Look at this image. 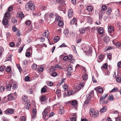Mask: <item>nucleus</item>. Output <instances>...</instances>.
Listing matches in <instances>:
<instances>
[{
    "label": "nucleus",
    "instance_id": "f257e3e1",
    "mask_svg": "<svg viewBox=\"0 0 121 121\" xmlns=\"http://www.w3.org/2000/svg\"><path fill=\"white\" fill-rule=\"evenodd\" d=\"M35 8V6L34 2L30 1L26 5L25 9L27 11H29L30 10L33 11Z\"/></svg>",
    "mask_w": 121,
    "mask_h": 121
},
{
    "label": "nucleus",
    "instance_id": "f03ea898",
    "mask_svg": "<svg viewBox=\"0 0 121 121\" xmlns=\"http://www.w3.org/2000/svg\"><path fill=\"white\" fill-rule=\"evenodd\" d=\"M27 99H23L22 100L24 101H26L24 107L25 109L27 110H29L30 109V108L31 105V103L30 100H27Z\"/></svg>",
    "mask_w": 121,
    "mask_h": 121
},
{
    "label": "nucleus",
    "instance_id": "7ed1b4c3",
    "mask_svg": "<svg viewBox=\"0 0 121 121\" xmlns=\"http://www.w3.org/2000/svg\"><path fill=\"white\" fill-rule=\"evenodd\" d=\"M99 112L97 111L96 112L95 111V110L93 108H91L90 109L89 112L90 115L91 117L94 116L96 117L99 115Z\"/></svg>",
    "mask_w": 121,
    "mask_h": 121
},
{
    "label": "nucleus",
    "instance_id": "20e7f679",
    "mask_svg": "<svg viewBox=\"0 0 121 121\" xmlns=\"http://www.w3.org/2000/svg\"><path fill=\"white\" fill-rule=\"evenodd\" d=\"M50 109V107L47 108L45 109L42 113L43 117H45V116H48Z\"/></svg>",
    "mask_w": 121,
    "mask_h": 121
},
{
    "label": "nucleus",
    "instance_id": "39448f33",
    "mask_svg": "<svg viewBox=\"0 0 121 121\" xmlns=\"http://www.w3.org/2000/svg\"><path fill=\"white\" fill-rule=\"evenodd\" d=\"M105 99H100V104H107L108 102V101H112L114 99H108L107 101Z\"/></svg>",
    "mask_w": 121,
    "mask_h": 121
},
{
    "label": "nucleus",
    "instance_id": "423d86ee",
    "mask_svg": "<svg viewBox=\"0 0 121 121\" xmlns=\"http://www.w3.org/2000/svg\"><path fill=\"white\" fill-rule=\"evenodd\" d=\"M13 109L11 108H8L4 111V113L6 114H13L14 113V111Z\"/></svg>",
    "mask_w": 121,
    "mask_h": 121
},
{
    "label": "nucleus",
    "instance_id": "0eeeda50",
    "mask_svg": "<svg viewBox=\"0 0 121 121\" xmlns=\"http://www.w3.org/2000/svg\"><path fill=\"white\" fill-rule=\"evenodd\" d=\"M73 11L72 9H70L68 10V16L69 18L72 17L73 15Z\"/></svg>",
    "mask_w": 121,
    "mask_h": 121
},
{
    "label": "nucleus",
    "instance_id": "6e6552de",
    "mask_svg": "<svg viewBox=\"0 0 121 121\" xmlns=\"http://www.w3.org/2000/svg\"><path fill=\"white\" fill-rule=\"evenodd\" d=\"M94 90L96 91H97L100 94L102 93L104 91L103 90L102 88H99L98 87L95 88L94 89Z\"/></svg>",
    "mask_w": 121,
    "mask_h": 121
},
{
    "label": "nucleus",
    "instance_id": "1a4fd4ad",
    "mask_svg": "<svg viewBox=\"0 0 121 121\" xmlns=\"http://www.w3.org/2000/svg\"><path fill=\"white\" fill-rule=\"evenodd\" d=\"M93 90L92 91L90 94H89L87 98H95Z\"/></svg>",
    "mask_w": 121,
    "mask_h": 121
},
{
    "label": "nucleus",
    "instance_id": "9d476101",
    "mask_svg": "<svg viewBox=\"0 0 121 121\" xmlns=\"http://www.w3.org/2000/svg\"><path fill=\"white\" fill-rule=\"evenodd\" d=\"M67 71L69 73L72 72L73 71L72 66L71 65L69 64V67L67 69Z\"/></svg>",
    "mask_w": 121,
    "mask_h": 121
},
{
    "label": "nucleus",
    "instance_id": "9b49d317",
    "mask_svg": "<svg viewBox=\"0 0 121 121\" xmlns=\"http://www.w3.org/2000/svg\"><path fill=\"white\" fill-rule=\"evenodd\" d=\"M114 28L112 26H110L108 29V32L109 33H111L113 32L114 31Z\"/></svg>",
    "mask_w": 121,
    "mask_h": 121
},
{
    "label": "nucleus",
    "instance_id": "f8f14e48",
    "mask_svg": "<svg viewBox=\"0 0 121 121\" xmlns=\"http://www.w3.org/2000/svg\"><path fill=\"white\" fill-rule=\"evenodd\" d=\"M85 84L84 82H81L80 84L78 86V89H77V91H79L81 89L83 88Z\"/></svg>",
    "mask_w": 121,
    "mask_h": 121
},
{
    "label": "nucleus",
    "instance_id": "ddd939ff",
    "mask_svg": "<svg viewBox=\"0 0 121 121\" xmlns=\"http://www.w3.org/2000/svg\"><path fill=\"white\" fill-rule=\"evenodd\" d=\"M107 107L106 106H104L100 110V112L101 113H103L107 110Z\"/></svg>",
    "mask_w": 121,
    "mask_h": 121
},
{
    "label": "nucleus",
    "instance_id": "4468645a",
    "mask_svg": "<svg viewBox=\"0 0 121 121\" xmlns=\"http://www.w3.org/2000/svg\"><path fill=\"white\" fill-rule=\"evenodd\" d=\"M17 17L21 19H23L24 17V15L22 12H20L17 15Z\"/></svg>",
    "mask_w": 121,
    "mask_h": 121
},
{
    "label": "nucleus",
    "instance_id": "2eb2a0df",
    "mask_svg": "<svg viewBox=\"0 0 121 121\" xmlns=\"http://www.w3.org/2000/svg\"><path fill=\"white\" fill-rule=\"evenodd\" d=\"M98 32L99 34H101L104 33V31L103 28L100 27L99 29Z\"/></svg>",
    "mask_w": 121,
    "mask_h": 121
},
{
    "label": "nucleus",
    "instance_id": "dca6fc26",
    "mask_svg": "<svg viewBox=\"0 0 121 121\" xmlns=\"http://www.w3.org/2000/svg\"><path fill=\"white\" fill-rule=\"evenodd\" d=\"M2 22L3 25H7L8 24V20L5 19V17H4Z\"/></svg>",
    "mask_w": 121,
    "mask_h": 121
},
{
    "label": "nucleus",
    "instance_id": "f3484780",
    "mask_svg": "<svg viewBox=\"0 0 121 121\" xmlns=\"http://www.w3.org/2000/svg\"><path fill=\"white\" fill-rule=\"evenodd\" d=\"M33 104H34V105H35V107L34 108H33L32 110V112L34 114H35L36 113L37 110L36 109L35 104V103L34 101H33Z\"/></svg>",
    "mask_w": 121,
    "mask_h": 121
},
{
    "label": "nucleus",
    "instance_id": "a211bd4d",
    "mask_svg": "<svg viewBox=\"0 0 121 121\" xmlns=\"http://www.w3.org/2000/svg\"><path fill=\"white\" fill-rule=\"evenodd\" d=\"M59 111V113L60 114H64V111L63 110V107L62 106L61 108L60 107Z\"/></svg>",
    "mask_w": 121,
    "mask_h": 121
},
{
    "label": "nucleus",
    "instance_id": "6ab92c4d",
    "mask_svg": "<svg viewBox=\"0 0 121 121\" xmlns=\"http://www.w3.org/2000/svg\"><path fill=\"white\" fill-rule=\"evenodd\" d=\"M12 87V85L11 84H8L6 85V89L7 91H10Z\"/></svg>",
    "mask_w": 121,
    "mask_h": 121
},
{
    "label": "nucleus",
    "instance_id": "aec40b11",
    "mask_svg": "<svg viewBox=\"0 0 121 121\" xmlns=\"http://www.w3.org/2000/svg\"><path fill=\"white\" fill-rule=\"evenodd\" d=\"M21 39L20 38L18 39L16 42V44L17 46H19L21 44Z\"/></svg>",
    "mask_w": 121,
    "mask_h": 121
},
{
    "label": "nucleus",
    "instance_id": "412c9836",
    "mask_svg": "<svg viewBox=\"0 0 121 121\" xmlns=\"http://www.w3.org/2000/svg\"><path fill=\"white\" fill-rule=\"evenodd\" d=\"M56 13L54 12H52L49 15V17L50 18H53L55 16H56Z\"/></svg>",
    "mask_w": 121,
    "mask_h": 121
},
{
    "label": "nucleus",
    "instance_id": "4be33fe9",
    "mask_svg": "<svg viewBox=\"0 0 121 121\" xmlns=\"http://www.w3.org/2000/svg\"><path fill=\"white\" fill-rule=\"evenodd\" d=\"M49 32L47 30H46L45 32L43 33V36L48 38V35Z\"/></svg>",
    "mask_w": 121,
    "mask_h": 121
},
{
    "label": "nucleus",
    "instance_id": "5701e85b",
    "mask_svg": "<svg viewBox=\"0 0 121 121\" xmlns=\"http://www.w3.org/2000/svg\"><path fill=\"white\" fill-rule=\"evenodd\" d=\"M56 2L59 4H62L64 3V0H56Z\"/></svg>",
    "mask_w": 121,
    "mask_h": 121
},
{
    "label": "nucleus",
    "instance_id": "b1692460",
    "mask_svg": "<svg viewBox=\"0 0 121 121\" xmlns=\"http://www.w3.org/2000/svg\"><path fill=\"white\" fill-rule=\"evenodd\" d=\"M113 43L116 46L117 48H121V43L120 42L117 41L115 43L114 42H113Z\"/></svg>",
    "mask_w": 121,
    "mask_h": 121
},
{
    "label": "nucleus",
    "instance_id": "393cba45",
    "mask_svg": "<svg viewBox=\"0 0 121 121\" xmlns=\"http://www.w3.org/2000/svg\"><path fill=\"white\" fill-rule=\"evenodd\" d=\"M47 88V87L46 86H44L42 88L41 90V93L46 92H47V90L46 88Z\"/></svg>",
    "mask_w": 121,
    "mask_h": 121
},
{
    "label": "nucleus",
    "instance_id": "a878e982",
    "mask_svg": "<svg viewBox=\"0 0 121 121\" xmlns=\"http://www.w3.org/2000/svg\"><path fill=\"white\" fill-rule=\"evenodd\" d=\"M11 70V68L10 67V66H8L6 69L5 70L7 72L9 73L10 72Z\"/></svg>",
    "mask_w": 121,
    "mask_h": 121
},
{
    "label": "nucleus",
    "instance_id": "bb28decb",
    "mask_svg": "<svg viewBox=\"0 0 121 121\" xmlns=\"http://www.w3.org/2000/svg\"><path fill=\"white\" fill-rule=\"evenodd\" d=\"M115 14L117 17H118L120 16V12L119 9H117L116 10V13Z\"/></svg>",
    "mask_w": 121,
    "mask_h": 121
},
{
    "label": "nucleus",
    "instance_id": "cd10ccee",
    "mask_svg": "<svg viewBox=\"0 0 121 121\" xmlns=\"http://www.w3.org/2000/svg\"><path fill=\"white\" fill-rule=\"evenodd\" d=\"M108 64L107 63L104 64L101 67V68L102 69H106L108 68Z\"/></svg>",
    "mask_w": 121,
    "mask_h": 121
},
{
    "label": "nucleus",
    "instance_id": "c85d7f7f",
    "mask_svg": "<svg viewBox=\"0 0 121 121\" xmlns=\"http://www.w3.org/2000/svg\"><path fill=\"white\" fill-rule=\"evenodd\" d=\"M77 21L76 18H73L70 21V24L71 25L73 24L74 23Z\"/></svg>",
    "mask_w": 121,
    "mask_h": 121
},
{
    "label": "nucleus",
    "instance_id": "c756f323",
    "mask_svg": "<svg viewBox=\"0 0 121 121\" xmlns=\"http://www.w3.org/2000/svg\"><path fill=\"white\" fill-rule=\"evenodd\" d=\"M81 34H83L85 32V30L84 28H80L79 30Z\"/></svg>",
    "mask_w": 121,
    "mask_h": 121
},
{
    "label": "nucleus",
    "instance_id": "7c9ffc66",
    "mask_svg": "<svg viewBox=\"0 0 121 121\" xmlns=\"http://www.w3.org/2000/svg\"><path fill=\"white\" fill-rule=\"evenodd\" d=\"M88 75L86 74H85L83 75L82 76V79L84 80H86L88 78Z\"/></svg>",
    "mask_w": 121,
    "mask_h": 121
},
{
    "label": "nucleus",
    "instance_id": "2f4dec72",
    "mask_svg": "<svg viewBox=\"0 0 121 121\" xmlns=\"http://www.w3.org/2000/svg\"><path fill=\"white\" fill-rule=\"evenodd\" d=\"M86 9L89 12L91 11L93 9V7L91 6H89L87 7Z\"/></svg>",
    "mask_w": 121,
    "mask_h": 121
},
{
    "label": "nucleus",
    "instance_id": "473e14b6",
    "mask_svg": "<svg viewBox=\"0 0 121 121\" xmlns=\"http://www.w3.org/2000/svg\"><path fill=\"white\" fill-rule=\"evenodd\" d=\"M63 88L65 90V91H67L68 88V86L67 84H65L63 85Z\"/></svg>",
    "mask_w": 121,
    "mask_h": 121
},
{
    "label": "nucleus",
    "instance_id": "72a5a7b5",
    "mask_svg": "<svg viewBox=\"0 0 121 121\" xmlns=\"http://www.w3.org/2000/svg\"><path fill=\"white\" fill-rule=\"evenodd\" d=\"M69 32V30L68 29H66V30H64V33L65 35L67 36L68 35Z\"/></svg>",
    "mask_w": 121,
    "mask_h": 121
},
{
    "label": "nucleus",
    "instance_id": "f704fd0d",
    "mask_svg": "<svg viewBox=\"0 0 121 121\" xmlns=\"http://www.w3.org/2000/svg\"><path fill=\"white\" fill-rule=\"evenodd\" d=\"M118 90V88L116 87H114L112 90L110 91V93L113 92L117 91Z\"/></svg>",
    "mask_w": 121,
    "mask_h": 121
},
{
    "label": "nucleus",
    "instance_id": "c9c22d12",
    "mask_svg": "<svg viewBox=\"0 0 121 121\" xmlns=\"http://www.w3.org/2000/svg\"><path fill=\"white\" fill-rule=\"evenodd\" d=\"M5 90L4 87L2 86H0V92H3Z\"/></svg>",
    "mask_w": 121,
    "mask_h": 121
},
{
    "label": "nucleus",
    "instance_id": "e433bc0d",
    "mask_svg": "<svg viewBox=\"0 0 121 121\" xmlns=\"http://www.w3.org/2000/svg\"><path fill=\"white\" fill-rule=\"evenodd\" d=\"M46 82L48 85L50 86H51L53 85V82L50 81H47Z\"/></svg>",
    "mask_w": 121,
    "mask_h": 121
},
{
    "label": "nucleus",
    "instance_id": "4c0bfd02",
    "mask_svg": "<svg viewBox=\"0 0 121 121\" xmlns=\"http://www.w3.org/2000/svg\"><path fill=\"white\" fill-rule=\"evenodd\" d=\"M60 39V38L59 37L56 36L54 38V41L56 43Z\"/></svg>",
    "mask_w": 121,
    "mask_h": 121
},
{
    "label": "nucleus",
    "instance_id": "58836bf2",
    "mask_svg": "<svg viewBox=\"0 0 121 121\" xmlns=\"http://www.w3.org/2000/svg\"><path fill=\"white\" fill-rule=\"evenodd\" d=\"M48 95H42L41 96L40 98H48L49 97V96H48Z\"/></svg>",
    "mask_w": 121,
    "mask_h": 121
},
{
    "label": "nucleus",
    "instance_id": "ea45409f",
    "mask_svg": "<svg viewBox=\"0 0 121 121\" xmlns=\"http://www.w3.org/2000/svg\"><path fill=\"white\" fill-rule=\"evenodd\" d=\"M31 21L29 20L26 21L25 22L26 24L28 26L30 25L31 24Z\"/></svg>",
    "mask_w": 121,
    "mask_h": 121
},
{
    "label": "nucleus",
    "instance_id": "a19ab883",
    "mask_svg": "<svg viewBox=\"0 0 121 121\" xmlns=\"http://www.w3.org/2000/svg\"><path fill=\"white\" fill-rule=\"evenodd\" d=\"M10 16V13L8 12H7L5 13L4 17L6 18H9Z\"/></svg>",
    "mask_w": 121,
    "mask_h": 121
},
{
    "label": "nucleus",
    "instance_id": "79ce46f5",
    "mask_svg": "<svg viewBox=\"0 0 121 121\" xmlns=\"http://www.w3.org/2000/svg\"><path fill=\"white\" fill-rule=\"evenodd\" d=\"M56 17L55 18V20L57 21H60V20H61L60 17L57 13L56 14Z\"/></svg>",
    "mask_w": 121,
    "mask_h": 121
},
{
    "label": "nucleus",
    "instance_id": "37998d69",
    "mask_svg": "<svg viewBox=\"0 0 121 121\" xmlns=\"http://www.w3.org/2000/svg\"><path fill=\"white\" fill-rule=\"evenodd\" d=\"M58 25L60 26H63L64 23L62 21H60L58 24Z\"/></svg>",
    "mask_w": 121,
    "mask_h": 121
},
{
    "label": "nucleus",
    "instance_id": "c03bdc74",
    "mask_svg": "<svg viewBox=\"0 0 121 121\" xmlns=\"http://www.w3.org/2000/svg\"><path fill=\"white\" fill-rule=\"evenodd\" d=\"M54 67L55 69L58 68L60 69H62V68L61 66L59 65L58 64H57Z\"/></svg>",
    "mask_w": 121,
    "mask_h": 121
},
{
    "label": "nucleus",
    "instance_id": "a18cd8bd",
    "mask_svg": "<svg viewBox=\"0 0 121 121\" xmlns=\"http://www.w3.org/2000/svg\"><path fill=\"white\" fill-rule=\"evenodd\" d=\"M77 102L75 100L73 101L72 102L71 104L72 105L75 106L77 104Z\"/></svg>",
    "mask_w": 121,
    "mask_h": 121
},
{
    "label": "nucleus",
    "instance_id": "49530a36",
    "mask_svg": "<svg viewBox=\"0 0 121 121\" xmlns=\"http://www.w3.org/2000/svg\"><path fill=\"white\" fill-rule=\"evenodd\" d=\"M26 118L24 116H22L21 117L20 119V121H26Z\"/></svg>",
    "mask_w": 121,
    "mask_h": 121
},
{
    "label": "nucleus",
    "instance_id": "de8ad7c7",
    "mask_svg": "<svg viewBox=\"0 0 121 121\" xmlns=\"http://www.w3.org/2000/svg\"><path fill=\"white\" fill-rule=\"evenodd\" d=\"M110 39H109V38L108 37H105L104 39V41L106 43L108 42H109Z\"/></svg>",
    "mask_w": 121,
    "mask_h": 121
},
{
    "label": "nucleus",
    "instance_id": "09e8293b",
    "mask_svg": "<svg viewBox=\"0 0 121 121\" xmlns=\"http://www.w3.org/2000/svg\"><path fill=\"white\" fill-rule=\"evenodd\" d=\"M37 69L40 72H41L43 70V67H38V68Z\"/></svg>",
    "mask_w": 121,
    "mask_h": 121
},
{
    "label": "nucleus",
    "instance_id": "8fccbe9b",
    "mask_svg": "<svg viewBox=\"0 0 121 121\" xmlns=\"http://www.w3.org/2000/svg\"><path fill=\"white\" fill-rule=\"evenodd\" d=\"M37 65L35 64H33L32 66V67L33 69L36 70L37 68Z\"/></svg>",
    "mask_w": 121,
    "mask_h": 121
},
{
    "label": "nucleus",
    "instance_id": "3c124183",
    "mask_svg": "<svg viewBox=\"0 0 121 121\" xmlns=\"http://www.w3.org/2000/svg\"><path fill=\"white\" fill-rule=\"evenodd\" d=\"M111 55L112 54L110 53H108L107 54V57L110 60H111V59L112 57L111 56Z\"/></svg>",
    "mask_w": 121,
    "mask_h": 121
},
{
    "label": "nucleus",
    "instance_id": "603ef678",
    "mask_svg": "<svg viewBox=\"0 0 121 121\" xmlns=\"http://www.w3.org/2000/svg\"><path fill=\"white\" fill-rule=\"evenodd\" d=\"M90 101V99H87L86 101L84 102V104H89Z\"/></svg>",
    "mask_w": 121,
    "mask_h": 121
},
{
    "label": "nucleus",
    "instance_id": "864d4df0",
    "mask_svg": "<svg viewBox=\"0 0 121 121\" xmlns=\"http://www.w3.org/2000/svg\"><path fill=\"white\" fill-rule=\"evenodd\" d=\"M107 7L105 5L103 6L102 7V9L104 11L105 10L107 9Z\"/></svg>",
    "mask_w": 121,
    "mask_h": 121
},
{
    "label": "nucleus",
    "instance_id": "5fc2aeb1",
    "mask_svg": "<svg viewBox=\"0 0 121 121\" xmlns=\"http://www.w3.org/2000/svg\"><path fill=\"white\" fill-rule=\"evenodd\" d=\"M73 92L72 90H69L67 92V94L68 95H70L72 94Z\"/></svg>",
    "mask_w": 121,
    "mask_h": 121
},
{
    "label": "nucleus",
    "instance_id": "6e6d98bb",
    "mask_svg": "<svg viewBox=\"0 0 121 121\" xmlns=\"http://www.w3.org/2000/svg\"><path fill=\"white\" fill-rule=\"evenodd\" d=\"M58 9L60 11H62L63 10V7L61 5L58 6Z\"/></svg>",
    "mask_w": 121,
    "mask_h": 121
},
{
    "label": "nucleus",
    "instance_id": "4d7b16f0",
    "mask_svg": "<svg viewBox=\"0 0 121 121\" xmlns=\"http://www.w3.org/2000/svg\"><path fill=\"white\" fill-rule=\"evenodd\" d=\"M15 45V44L13 42H11L9 44V45L11 47H14Z\"/></svg>",
    "mask_w": 121,
    "mask_h": 121
},
{
    "label": "nucleus",
    "instance_id": "13d9d810",
    "mask_svg": "<svg viewBox=\"0 0 121 121\" xmlns=\"http://www.w3.org/2000/svg\"><path fill=\"white\" fill-rule=\"evenodd\" d=\"M104 56L102 55H100L99 56V59L100 60H103L104 58Z\"/></svg>",
    "mask_w": 121,
    "mask_h": 121
},
{
    "label": "nucleus",
    "instance_id": "bf43d9fd",
    "mask_svg": "<svg viewBox=\"0 0 121 121\" xmlns=\"http://www.w3.org/2000/svg\"><path fill=\"white\" fill-rule=\"evenodd\" d=\"M116 81L117 82H120L121 81V77H118L116 79Z\"/></svg>",
    "mask_w": 121,
    "mask_h": 121
},
{
    "label": "nucleus",
    "instance_id": "052dcab7",
    "mask_svg": "<svg viewBox=\"0 0 121 121\" xmlns=\"http://www.w3.org/2000/svg\"><path fill=\"white\" fill-rule=\"evenodd\" d=\"M57 75V73L56 72H53L52 73L51 76L54 77H55Z\"/></svg>",
    "mask_w": 121,
    "mask_h": 121
},
{
    "label": "nucleus",
    "instance_id": "680f3d73",
    "mask_svg": "<svg viewBox=\"0 0 121 121\" xmlns=\"http://www.w3.org/2000/svg\"><path fill=\"white\" fill-rule=\"evenodd\" d=\"M108 96V94H106L104 95H103V96H101L100 98H105L107 97Z\"/></svg>",
    "mask_w": 121,
    "mask_h": 121
},
{
    "label": "nucleus",
    "instance_id": "e2e57ef3",
    "mask_svg": "<svg viewBox=\"0 0 121 121\" xmlns=\"http://www.w3.org/2000/svg\"><path fill=\"white\" fill-rule=\"evenodd\" d=\"M67 47V46L66 45H65V44L64 43H63L59 46V47L60 48H61L63 47Z\"/></svg>",
    "mask_w": 121,
    "mask_h": 121
},
{
    "label": "nucleus",
    "instance_id": "0e129e2a",
    "mask_svg": "<svg viewBox=\"0 0 121 121\" xmlns=\"http://www.w3.org/2000/svg\"><path fill=\"white\" fill-rule=\"evenodd\" d=\"M30 78L28 76H26L25 78V80L26 81H28L30 79Z\"/></svg>",
    "mask_w": 121,
    "mask_h": 121
},
{
    "label": "nucleus",
    "instance_id": "69168bd1",
    "mask_svg": "<svg viewBox=\"0 0 121 121\" xmlns=\"http://www.w3.org/2000/svg\"><path fill=\"white\" fill-rule=\"evenodd\" d=\"M69 58L68 56H66L64 57L63 58V60L64 61H67L68 60H69Z\"/></svg>",
    "mask_w": 121,
    "mask_h": 121
},
{
    "label": "nucleus",
    "instance_id": "338daca9",
    "mask_svg": "<svg viewBox=\"0 0 121 121\" xmlns=\"http://www.w3.org/2000/svg\"><path fill=\"white\" fill-rule=\"evenodd\" d=\"M116 121H120L121 118L119 116H118L117 118H115Z\"/></svg>",
    "mask_w": 121,
    "mask_h": 121
},
{
    "label": "nucleus",
    "instance_id": "774afa93",
    "mask_svg": "<svg viewBox=\"0 0 121 121\" xmlns=\"http://www.w3.org/2000/svg\"><path fill=\"white\" fill-rule=\"evenodd\" d=\"M117 66L118 67L121 68V61L118 62L117 64Z\"/></svg>",
    "mask_w": 121,
    "mask_h": 121
}]
</instances>
